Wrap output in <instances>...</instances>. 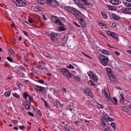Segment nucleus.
<instances>
[{"label": "nucleus", "instance_id": "obj_1", "mask_svg": "<svg viewBox=\"0 0 131 131\" xmlns=\"http://www.w3.org/2000/svg\"><path fill=\"white\" fill-rule=\"evenodd\" d=\"M106 71L110 80L113 83H115L116 81V78L115 76L112 74L111 69L109 68H107Z\"/></svg>", "mask_w": 131, "mask_h": 131}, {"label": "nucleus", "instance_id": "obj_2", "mask_svg": "<svg viewBox=\"0 0 131 131\" xmlns=\"http://www.w3.org/2000/svg\"><path fill=\"white\" fill-rule=\"evenodd\" d=\"M100 59L102 64L104 66L107 65L109 59L108 58L102 54H100Z\"/></svg>", "mask_w": 131, "mask_h": 131}, {"label": "nucleus", "instance_id": "obj_3", "mask_svg": "<svg viewBox=\"0 0 131 131\" xmlns=\"http://www.w3.org/2000/svg\"><path fill=\"white\" fill-rule=\"evenodd\" d=\"M59 70L60 72L68 78H71L72 77V74L67 69L63 68L61 69H59Z\"/></svg>", "mask_w": 131, "mask_h": 131}, {"label": "nucleus", "instance_id": "obj_4", "mask_svg": "<svg viewBox=\"0 0 131 131\" xmlns=\"http://www.w3.org/2000/svg\"><path fill=\"white\" fill-rule=\"evenodd\" d=\"M47 5L51 7H54L58 6L59 5V3L56 0H48Z\"/></svg>", "mask_w": 131, "mask_h": 131}, {"label": "nucleus", "instance_id": "obj_5", "mask_svg": "<svg viewBox=\"0 0 131 131\" xmlns=\"http://www.w3.org/2000/svg\"><path fill=\"white\" fill-rule=\"evenodd\" d=\"M73 10L71 11V14L74 15H75V18L78 19V18H80L81 16H83V15L76 9H73Z\"/></svg>", "mask_w": 131, "mask_h": 131}, {"label": "nucleus", "instance_id": "obj_6", "mask_svg": "<svg viewBox=\"0 0 131 131\" xmlns=\"http://www.w3.org/2000/svg\"><path fill=\"white\" fill-rule=\"evenodd\" d=\"M50 37L51 40L54 42H57L59 38L58 34L55 32L51 33L50 35Z\"/></svg>", "mask_w": 131, "mask_h": 131}, {"label": "nucleus", "instance_id": "obj_7", "mask_svg": "<svg viewBox=\"0 0 131 131\" xmlns=\"http://www.w3.org/2000/svg\"><path fill=\"white\" fill-rule=\"evenodd\" d=\"M17 6L19 7L24 6L26 5V3L23 0H12Z\"/></svg>", "mask_w": 131, "mask_h": 131}, {"label": "nucleus", "instance_id": "obj_8", "mask_svg": "<svg viewBox=\"0 0 131 131\" xmlns=\"http://www.w3.org/2000/svg\"><path fill=\"white\" fill-rule=\"evenodd\" d=\"M83 16H81L80 18H78V20L79 23L81 24V26L83 27L84 28L85 27L86 24L84 22L83 19L82 17Z\"/></svg>", "mask_w": 131, "mask_h": 131}, {"label": "nucleus", "instance_id": "obj_9", "mask_svg": "<svg viewBox=\"0 0 131 131\" xmlns=\"http://www.w3.org/2000/svg\"><path fill=\"white\" fill-rule=\"evenodd\" d=\"M122 11L126 14H131V9H123Z\"/></svg>", "mask_w": 131, "mask_h": 131}, {"label": "nucleus", "instance_id": "obj_10", "mask_svg": "<svg viewBox=\"0 0 131 131\" xmlns=\"http://www.w3.org/2000/svg\"><path fill=\"white\" fill-rule=\"evenodd\" d=\"M102 127L105 129L108 128L109 126H110V125L108 123H105L104 122L102 123Z\"/></svg>", "mask_w": 131, "mask_h": 131}, {"label": "nucleus", "instance_id": "obj_11", "mask_svg": "<svg viewBox=\"0 0 131 131\" xmlns=\"http://www.w3.org/2000/svg\"><path fill=\"white\" fill-rule=\"evenodd\" d=\"M25 107L26 109L28 110L29 109L30 107V104L27 101H26L23 104Z\"/></svg>", "mask_w": 131, "mask_h": 131}, {"label": "nucleus", "instance_id": "obj_12", "mask_svg": "<svg viewBox=\"0 0 131 131\" xmlns=\"http://www.w3.org/2000/svg\"><path fill=\"white\" fill-rule=\"evenodd\" d=\"M75 3L79 7L82 8L83 7L82 4L80 3L79 0H73Z\"/></svg>", "mask_w": 131, "mask_h": 131}, {"label": "nucleus", "instance_id": "obj_13", "mask_svg": "<svg viewBox=\"0 0 131 131\" xmlns=\"http://www.w3.org/2000/svg\"><path fill=\"white\" fill-rule=\"evenodd\" d=\"M110 2L112 4L117 5L119 3V0H110Z\"/></svg>", "mask_w": 131, "mask_h": 131}, {"label": "nucleus", "instance_id": "obj_14", "mask_svg": "<svg viewBox=\"0 0 131 131\" xmlns=\"http://www.w3.org/2000/svg\"><path fill=\"white\" fill-rule=\"evenodd\" d=\"M41 88L39 90V92L45 94H46V92H47V90L45 88L42 86L40 87Z\"/></svg>", "mask_w": 131, "mask_h": 131}, {"label": "nucleus", "instance_id": "obj_15", "mask_svg": "<svg viewBox=\"0 0 131 131\" xmlns=\"http://www.w3.org/2000/svg\"><path fill=\"white\" fill-rule=\"evenodd\" d=\"M48 1V0H38V2L39 3L42 4L46 3L47 4V3Z\"/></svg>", "mask_w": 131, "mask_h": 131}, {"label": "nucleus", "instance_id": "obj_16", "mask_svg": "<svg viewBox=\"0 0 131 131\" xmlns=\"http://www.w3.org/2000/svg\"><path fill=\"white\" fill-rule=\"evenodd\" d=\"M101 52H102V53L104 54H107L108 55H109L110 54V53L109 52L107 51L104 49L102 50L101 51Z\"/></svg>", "mask_w": 131, "mask_h": 131}, {"label": "nucleus", "instance_id": "obj_17", "mask_svg": "<svg viewBox=\"0 0 131 131\" xmlns=\"http://www.w3.org/2000/svg\"><path fill=\"white\" fill-rule=\"evenodd\" d=\"M91 78L93 80L95 81V82H96L97 81V78L96 75L95 74L93 75V76Z\"/></svg>", "mask_w": 131, "mask_h": 131}, {"label": "nucleus", "instance_id": "obj_18", "mask_svg": "<svg viewBox=\"0 0 131 131\" xmlns=\"http://www.w3.org/2000/svg\"><path fill=\"white\" fill-rule=\"evenodd\" d=\"M55 21V22L58 25H63V24L61 22L60 20H59V18L58 19H56V20Z\"/></svg>", "mask_w": 131, "mask_h": 131}, {"label": "nucleus", "instance_id": "obj_19", "mask_svg": "<svg viewBox=\"0 0 131 131\" xmlns=\"http://www.w3.org/2000/svg\"><path fill=\"white\" fill-rule=\"evenodd\" d=\"M10 94L11 93L9 91H7L5 92L4 95L5 96L9 97L10 95Z\"/></svg>", "mask_w": 131, "mask_h": 131}, {"label": "nucleus", "instance_id": "obj_20", "mask_svg": "<svg viewBox=\"0 0 131 131\" xmlns=\"http://www.w3.org/2000/svg\"><path fill=\"white\" fill-rule=\"evenodd\" d=\"M19 68L22 71V72H26L27 71V70L23 66H20L19 67Z\"/></svg>", "mask_w": 131, "mask_h": 131}, {"label": "nucleus", "instance_id": "obj_21", "mask_svg": "<svg viewBox=\"0 0 131 131\" xmlns=\"http://www.w3.org/2000/svg\"><path fill=\"white\" fill-rule=\"evenodd\" d=\"M51 19L53 22H55V21L56 20V19H58V18L57 17L55 16H52L51 17Z\"/></svg>", "mask_w": 131, "mask_h": 131}, {"label": "nucleus", "instance_id": "obj_22", "mask_svg": "<svg viewBox=\"0 0 131 131\" xmlns=\"http://www.w3.org/2000/svg\"><path fill=\"white\" fill-rule=\"evenodd\" d=\"M23 97L24 99L26 100V99L27 97L28 96V93L26 92H25L23 94Z\"/></svg>", "mask_w": 131, "mask_h": 131}, {"label": "nucleus", "instance_id": "obj_23", "mask_svg": "<svg viewBox=\"0 0 131 131\" xmlns=\"http://www.w3.org/2000/svg\"><path fill=\"white\" fill-rule=\"evenodd\" d=\"M6 58L7 60L9 62L12 63L14 62L13 60L12 59L11 57L9 56H8Z\"/></svg>", "mask_w": 131, "mask_h": 131}, {"label": "nucleus", "instance_id": "obj_24", "mask_svg": "<svg viewBox=\"0 0 131 131\" xmlns=\"http://www.w3.org/2000/svg\"><path fill=\"white\" fill-rule=\"evenodd\" d=\"M40 87H41V86L36 85L34 86V88L36 90L39 92V90H40V89L41 88Z\"/></svg>", "mask_w": 131, "mask_h": 131}, {"label": "nucleus", "instance_id": "obj_25", "mask_svg": "<svg viewBox=\"0 0 131 131\" xmlns=\"http://www.w3.org/2000/svg\"><path fill=\"white\" fill-rule=\"evenodd\" d=\"M104 94H105L104 96L105 97L108 98L109 100H110V93H104Z\"/></svg>", "mask_w": 131, "mask_h": 131}, {"label": "nucleus", "instance_id": "obj_26", "mask_svg": "<svg viewBox=\"0 0 131 131\" xmlns=\"http://www.w3.org/2000/svg\"><path fill=\"white\" fill-rule=\"evenodd\" d=\"M111 36L116 39H117L118 38L116 34H115L114 32H113V33L112 34Z\"/></svg>", "mask_w": 131, "mask_h": 131}, {"label": "nucleus", "instance_id": "obj_27", "mask_svg": "<svg viewBox=\"0 0 131 131\" xmlns=\"http://www.w3.org/2000/svg\"><path fill=\"white\" fill-rule=\"evenodd\" d=\"M102 123H108L107 119L105 117H104L102 118Z\"/></svg>", "mask_w": 131, "mask_h": 131}, {"label": "nucleus", "instance_id": "obj_28", "mask_svg": "<svg viewBox=\"0 0 131 131\" xmlns=\"http://www.w3.org/2000/svg\"><path fill=\"white\" fill-rule=\"evenodd\" d=\"M87 74H88L90 78H91L93 75L94 74V73H93L91 72V71H89L87 73Z\"/></svg>", "mask_w": 131, "mask_h": 131}, {"label": "nucleus", "instance_id": "obj_29", "mask_svg": "<svg viewBox=\"0 0 131 131\" xmlns=\"http://www.w3.org/2000/svg\"><path fill=\"white\" fill-rule=\"evenodd\" d=\"M64 127L65 129V131H72L71 128H67L66 126H64Z\"/></svg>", "mask_w": 131, "mask_h": 131}, {"label": "nucleus", "instance_id": "obj_30", "mask_svg": "<svg viewBox=\"0 0 131 131\" xmlns=\"http://www.w3.org/2000/svg\"><path fill=\"white\" fill-rule=\"evenodd\" d=\"M122 108L123 110L125 112H128V109L127 107H124V106H122Z\"/></svg>", "mask_w": 131, "mask_h": 131}, {"label": "nucleus", "instance_id": "obj_31", "mask_svg": "<svg viewBox=\"0 0 131 131\" xmlns=\"http://www.w3.org/2000/svg\"><path fill=\"white\" fill-rule=\"evenodd\" d=\"M89 92H90V90L88 89H86L84 90V93L86 95H87Z\"/></svg>", "mask_w": 131, "mask_h": 131}, {"label": "nucleus", "instance_id": "obj_32", "mask_svg": "<svg viewBox=\"0 0 131 131\" xmlns=\"http://www.w3.org/2000/svg\"><path fill=\"white\" fill-rule=\"evenodd\" d=\"M14 96L17 99H19L20 98V96L17 93H14Z\"/></svg>", "mask_w": 131, "mask_h": 131}, {"label": "nucleus", "instance_id": "obj_33", "mask_svg": "<svg viewBox=\"0 0 131 131\" xmlns=\"http://www.w3.org/2000/svg\"><path fill=\"white\" fill-rule=\"evenodd\" d=\"M65 30V29L63 27L61 26L59 28V30L60 31H63Z\"/></svg>", "mask_w": 131, "mask_h": 131}, {"label": "nucleus", "instance_id": "obj_34", "mask_svg": "<svg viewBox=\"0 0 131 131\" xmlns=\"http://www.w3.org/2000/svg\"><path fill=\"white\" fill-rule=\"evenodd\" d=\"M125 5L127 7H131V3H125Z\"/></svg>", "mask_w": 131, "mask_h": 131}, {"label": "nucleus", "instance_id": "obj_35", "mask_svg": "<svg viewBox=\"0 0 131 131\" xmlns=\"http://www.w3.org/2000/svg\"><path fill=\"white\" fill-rule=\"evenodd\" d=\"M74 78L75 79L78 81H80L81 80L80 78L78 76H74Z\"/></svg>", "mask_w": 131, "mask_h": 131}, {"label": "nucleus", "instance_id": "obj_36", "mask_svg": "<svg viewBox=\"0 0 131 131\" xmlns=\"http://www.w3.org/2000/svg\"><path fill=\"white\" fill-rule=\"evenodd\" d=\"M37 81L40 83H41L42 84H44V81L43 80H42L41 79H40V80H38Z\"/></svg>", "mask_w": 131, "mask_h": 131}, {"label": "nucleus", "instance_id": "obj_37", "mask_svg": "<svg viewBox=\"0 0 131 131\" xmlns=\"http://www.w3.org/2000/svg\"><path fill=\"white\" fill-rule=\"evenodd\" d=\"M113 33V32H111L109 30L107 31V34L108 35H110L111 36L112 35Z\"/></svg>", "mask_w": 131, "mask_h": 131}, {"label": "nucleus", "instance_id": "obj_38", "mask_svg": "<svg viewBox=\"0 0 131 131\" xmlns=\"http://www.w3.org/2000/svg\"><path fill=\"white\" fill-rule=\"evenodd\" d=\"M12 55H14L15 54L14 51L12 49H11L9 51H8Z\"/></svg>", "mask_w": 131, "mask_h": 131}, {"label": "nucleus", "instance_id": "obj_39", "mask_svg": "<svg viewBox=\"0 0 131 131\" xmlns=\"http://www.w3.org/2000/svg\"><path fill=\"white\" fill-rule=\"evenodd\" d=\"M87 95L89 96H90L91 97H93V94L91 91H90V92H89L88 94Z\"/></svg>", "mask_w": 131, "mask_h": 131}, {"label": "nucleus", "instance_id": "obj_40", "mask_svg": "<svg viewBox=\"0 0 131 131\" xmlns=\"http://www.w3.org/2000/svg\"><path fill=\"white\" fill-rule=\"evenodd\" d=\"M19 128L21 130H24L26 129H25V126L23 125H22L20 126L19 127Z\"/></svg>", "mask_w": 131, "mask_h": 131}, {"label": "nucleus", "instance_id": "obj_41", "mask_svg": "<svg viewBox=\"0 0 131 131\" xmlns=\"http://www.w3.org/2000/svg\"><path fill=\"white\" fill-rule=\"evenodd\" d=\"M67 67L69 68H71L73 69L74 68V67L71 64H70Z\"/></svg>", "mask_w": 131, "mask_h": 131}, {"label": "nucleus", "instance_id": "obj_42", "mask_svg": "<svg viewBox=\"0 0 131 131\" xmlns=\"http://www.w3.org/2000/svg\"><path fill=\"white\" fill-rule=\"evenodd\" d=\"M111 125L114 128H115L116 127L115 124L114 122H112L111 124Z\"/></svg>", "mask_w": 131, "mask_h": 131}, {"label": "nucleus", "instance_id": "obj_43", "mask_svg": "<svg viewBox=\"0 0 131 131\" xmlns=\"http://www.w3.org/2000/svg\"><path fill=\"white\" fill-rule=\"evenodd\" d=\"M124 97H121V99H120L119 101L121 103H124Z\"/></svg>", "mask_w": 131, "mask_h": 131}, {"label": "nucleus", "instance_id": "obj_44", "mask_svg": "<svg viewBox=\"0 0 131 131\" xmlns=\"http://www.w3.org/2000/svg\"><path fill=\"white\" fill-rule=\"evenodd\" d=\"M62 42L64 43H65L66 42V38L65 37H64L63 39H62Z\"/></svg>", "mask_w": 131, "mask_h": 131}, {"label": "nucleus", "instance_id": "obj_45", "mask_svg": "<svg viewBox=\"0 0 131 131\" xmlns=\"http://www.w3.org/2000/svg\"><path fill=\"white\" fill-rule=\"evenodd\" d=\"M107 119H108V121L110 122H112L113 121V119L111 117H110L109 116H107Z\"/></svg>", "mask_w": 131, "mask_h": 131}, {"label": "nucleus", "instance_id": "obj_46", "mask_svg": "<svg viewBox=\"0 0 131 131\" xmlns=\"http://www.w3.org/2000/svg\"><path fill=\"white\" fill-rule=\"evenodd\" d=\"M28 97L29 99V101L30 102H33V99L32 98V97L29 95H28Z\"/></svg>", "mask_w": 131, "mask_h": 131}, {"label": "nucleus", "instance_id": "obj_47", "mask_svg": "<svg viewBox=\"0 0 131 131\" xmlns=\"http://www.w3.org/2000/svg\"><path fill=\"white\" fill-rule=\"evenodd\" d=\"M101 27L102 28L105 29L106 27V25L104 23H103Z\"/></svg>", "mask_w": 131, "mask_h": 131}, {"label": "nucleus", "instance_id": "obj_48", "mask_svg": "<svg viewBox=\"0 0 131 131\" xmlns=\"http://www.w3.org/2000/svg\"><path fill=\"white\" fill-rule=\"evenodd\" d=\"M98 106L99 108H103L104 107V106H103V105L100 104H98Z\"/></svg>", "mask_w": 131, "mask_h": 131}, {"label": "nucleus", "instance_id": "obj_49", "mask_svg": "<svg viewBox=\"0 0 131 131\" xmlns=\"http://www.w3.org/2000/svg\"><path fill=\"white\" fill-rule=\"evenodd\" d=\"M64 10H66L70 12L71 13V11L73 10V9H64Z\"/></svg>", "mask_w": 131, "mask_h": 131}, {"label": "nucleus", "instance_id": "obj_50", "mask_svg": "<svg viewBox=\"0 0 131 131\" xmlns=\"http://www.w3.org/2000/svg\"><path fill=\"white\" fill-rule=\"evenodd\" d=\"M109 90L107 89H104V93H109Z\"/></svg>", "mask_w": 131, "mask_h": 131}, {"label": "nucleus", "instance_id": "obj_51", "mask_svg": "<svg viewBox=\"0 0 131 131\" xmlns=\"http://www.w3.org/2000/svg\"><path fill=\"white\" fill-rule=\"evenodd\" d=\"M41 99L44 101V103H45V106L46 107H47L48 106L45 100L43 99L42 98Z\"/></svg>", "mask_w": 131, "mask_h": 131}, {"label": "nucleus", "instance_id": "obj_52", "mask_svg": "<svg viewBox=\"0 0 131 131\" xmlns=\"http://www.w3.org/2000/svg\"><path fill=\"white\" fill-rule=\"evenodd\" d=\"M103 15V17L104 18H105V19H106L107 18V16L106 15L105 13L103 15Z\"/></svg>", "mask_w": 131, "mask_h": 131}, {"label": "nucleus", "instance_id": "obj_53", "mask_svg": "<svg viewBox=\"0 0 131 131\" xmlns=\"http://www.w3.org/2000/svg\"><path fill=\"white\" fill-rule=\"evenodd\" d=\"M84 4L86 5L89 6L90 5V3L87 1L85 2Z\"/></svg>", "mask_w": 131, "mask_h": 131}, {"label": "nucleus", "instance_id": "obj_54", "mask_svg": "<svg viewBox=\"0 0 131 131\" xmlns=\"http://www.w3.org/2000/svg\"><path fill=\"white\" fill-rule=\"evenodd\" d=\"M37 113L40 116H41L42 115L41 113L39 110L38 111H37Z\"/></svg>", "mask_w": 131, "mask_h": 131}, {"label": "nucleus", "instance_id": "obj_55", "mask_svg": "<svg viewBox=\"0 0 131 131\" xmlns=\"http://www.w3.org/2000/svg\"><path fill=\"white\" fill-rule=\"evenodd\" d=\"M89 82H91L90 84H91V85H92V84L94 86H95V84L93 83V81L90 80L89 81Z\"/></svg>", "mask_w": 131, "mask_h": 131}, {"label": "nucleus", "instance_id": "obj_56", "mask_svg": "<svg viewBox=\"0 0 131 131\" xmlns=\"http://www.w3.org/2000/svg\"><path fill=\"white\" fill-rule=\"evenodd\" d=\"M73 23L76 26H77L80 27V26L78 25L75 22H73Z\"/></svg>", "mask_w": 131, "mask_h": 131}, {"label": "nucleus", "instance_id": "obj_57", "mask_svg": "<svg viewBox=\"0 0 131 131\" xmlns=\"http://www.w3.org/2000/svg\"><path fill=\"white\" fill-rule=\"evenodd\" d=\"M23 33L26 36H28V33L26 32L25 31V30H23Z\"/></svg>", "mask_w": 131, "mask_h": 131}, {"label": "nucleus", "instance_id": "obj_58", "mask_svg": "<svg viewBox=\"0 0 131 131\" xmlns=\"http://www.w3.org/2000/svg\"><path fill=\"white\" fill-rule=\"evenodd\" d=\"M116 16L114 14H113L112 15V18L115 19Z\"/></svg>", "mask_w": 131, "mask_h": 131}, {"label": "nucleus", "instance_id": "obj_59", "mask_svg": "<svg viewBox=\"0 0 131 131\" xmlns=\"http://www.w3.org/2000/svg\"><path fill=\"white\" fill-rule=\"evenodd\" d=\"M42 15L43 16V19L44 20H46L47 19V18H46V16H45L43 14H42Z\"/></svg>", "mask_w": 131, "mask_h": 131}, {"label": "nucleus", "instance_id": "obj_60", "mask_svg": "<svg viewBox=\"0 0 131 131\" xmlns=\"http://www.w3.org/2000/svg\"><path fill=\"white\" fill-rule=\"evenodd\" d=\"M33 109H34V111H35L36 112H37V111H38V110H39V109H37L36 108H35L34 107H33Z\"/></svg>", "mask_w": 131, "mask_h": 131}, {"label": "nucleus", "instance_id": "obj_61", "mask_svg": "<svg viewBox=\"0 0 131 131\" xmlns=\"http://www.w3.org/2000/svg\"><path fill=\"white\" fill-rule=\"evenodd\" d=\"M29 22L30 23H33V19H29L28 20Z\"/></svg>", "mask_w": 131, "mask_h": 131}, {"label": "nucleus", "instance_id": "obj_62", "mask_svg": "<svg viewBox=\"0 0 131 131\" xmlns=\"http://www.w3.org/2000/svg\"><path fill=\"white\" fill-rule=\"evenodd\" d=\"M113 99L116 102H117V99L116 97H113Z\"/></svg>", "mask_w": 131, "mask_h": 131}, {"label": "nucleus", "instance_id": "obj_63", "mask_svg": "<svg viewBox=\"0 0 131 131\" xmlns=\"http://www.w3.org/2000/svg\"><path fill=\"white\" fill-rule=\"evenodd\" d=\"M104 131H111V130L110 129L108 128L107 129H104Z\"/></svg>", "mask_w": 131, "mask_h": 131}, {"label": "nucleus", "instance_id": "obj_64", "mask_svg": "<svg viewBox=\"0 0 131 131\" xmlns=\"http://www.w3.org/2000/svg\"><path fill=\"white\" fill-rule=\"evenodd\" d=\"M22 86L21 84H19L18 85V87L20 89L21 88Z\"/></svg>", "mask_w": 131, "mask_h": 131}]
</instances>
